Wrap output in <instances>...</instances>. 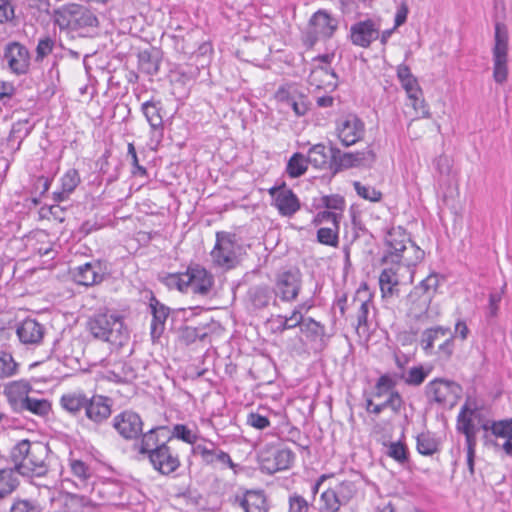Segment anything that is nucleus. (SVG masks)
Instances as JSON below:
<instances>
[{
    "label": "nucleus",
    "mask_w": 512,
    "mask_h": 512,
    "mask_svg": "<svg viewBox=\"0 0 512 512\" xmlns=\"http://www.w3.org/2000/svg\"><path fill=\"white\" fill-rule=\"evenodd\" d=\"M424 256L425 252L414 242H411L410 246L407 247L406 253H403L401 264L407 267H414L424 259Z\"/></svg>",
    "instance_id": "13d9d810"
},
{
    "label": "nucleus",
    "mask_w": 512,
    "mask_h": 512,
    "mask_svg": "<svg viewBox=\"0 0 512 512\" xmlns=\"http://www.w3.org/2000/svg\"><path fill=\"white\" fill-rule=\"evenodd\" d=\"M302 277L299 270H286L276 275L274 292L281 301L291 303L300 293Z\"/></svg>",
    "instance_id": "ddd939ff"
},
{
    "label": "nucleus",
    "mask_w": 512,
    "mask_h": 512,
    "mask_svg": "<svg viewBox=\"0 0 512 512\" xmlns=\"http://www.w3.org/2000/svg\"><path fill=\"white\" fill-rule=\"evenodd\" d=\"M450 334V327L434 326L425 329L420 338V346L424 350L426 355H432L434 353L435 342L443 337Z\"/></svg>",
    "instance_id": "473e14b6"
},
{
    "label": "nucleus",
    "mask_w": 512,
    "mask_h": 512,
    "mask_svg": "<svg viewBox=\"0 0 512 512\" xmlns=\"http://www.w3.org/2000/svg\"><path fill=\"white\" fill-rule=\"evenodd\" d=\"M87 329L94 339L115 347H122L129 340L123 316L113 310L104 309L93 314L87 321Z\"/></svg>",
    "instance_id": "7ed1b4c3"
},
{
    "label": "nucleus",
    "mask_w": 512,
    "mask_h": 512,
    "mask_svg": "<svg viewBox=\"0 0 512 512\" xmlns=\"http://www.w3.org/2000/svg\"><path fill=\"white\" fill-rule=\"evenodd\" d=\"M411 242L409 234L403 227L389 229L384 238L387 250L381 258V264L401 265L403 253H406L407 244Z\"/></svg>",
    "instance_id": "6e6552de"
},
{
    "label": "nucleus",
    "mask_w": 512,
    "mask_h": 512,
    "mask_svg": "<svg viewBox=\"0 0 512 512\" xmlns=\"http://www.w3.org/2000/svg\"><path fill=\"white\" fill-rule=\"evenodd\" d=\"M206 336V333L203 332V329L198 327L191 326H182L179 329L178 338L185 345H189L194 343L197 339H202Z\"/></svg>",
    "instance_id": "052dcab7"
},
{
    "label": "nucleus",
    "mask_w": 512,
    "mask_h": 512,
    "mask_svg": "<svg viewBox=\"0 0 512 512\" xmlns=\"http://www.w3.org/2000/svg\"><path fill=\"white\" fill-rule=\"evenodd\" d=\"M16 334L23 344H39L45 334V327L32 318L24 319L16 329Z\"/></svg>",
    "instance_id": "a878e982"
},
{
    "label": "nucleus",
    "mask_w": 512,
    "mask_h": 512,
    "mask_svg": "<svg viewBox=\"0 0 512 512\" xmlns=\"http://www.w3.org/2000/svg\"><path fill=\"white\" fill-rule=\"evenodd\" d=\"M387 446L386 455L401 465L408 463L409 450L405 443L401 440L397 442H390Z\"/></svg>",
    "instance_id": "09e8293b"
},
{
    "label": "nucleus",
    "mask_w": 512,
    "mask_h": 512,
    "mask_svg": "<svg viewBox=\"0 0 512 512\" xmlns=\"http://www.w3.org/2000/svg\"><path fill=\"white\" fill-rule=\"evenodd\" d=\"M300 332L315 348L322 350L327 346L328 336L325 325L312 317H307L300 324Z\"/></svg>",
    "instance_id": "b1692460"
},
{
    "label": "nucleus",
    "mask_w": 512,
    "mask_h": 512,
    "mask_svg": "<svg viewBox=\"0 0 512 512\" xmlns=\"http://www.w3.org/2000/svg\"><path fill=\"white\" fill-rule=\"evenodd\" d=\"M431 302L429 296L421 295L412 289L407 296L408 315L415 320H421L427 314Z\"/></svg>",
    "instance_id": "2f4dec72"
},
{
    "label": "nucleus",
    "mask_w": 512,
    "mask_h": 512,
    "mask_svg": "<svg viewBox=\"0 0 512 512\" xmlns=\"http://www.w3.org/2000/svg\"><path fill=\"white\" fill-rule=\"evenodd\" d=\"M310 27L321 38H331L338 28V21L326 10H318L310 19Z\"/></svg>",
    "instance_id": "bb28decb"
},
{
    "label": "nucleus",
    "mask_w": 512,
    "mask_h": 512,
    "mask_svg": "<svg viewBox=\"0 0 512 512\" xmlns=\"http://www.w3.org/2000/svg\"><path fill=\"white\" fill-rule=\"evenodd\" d=\"M483 430L486 446H494L512 458V418L492 420L481 413V421L475 422Z\"/></svg>",
    "instance_id": "39448f33"
},
{
    "label": "nucleus",
    "mask_w": 512,
    "mask_h": 512,
    "mask_svg": "<svg viewBox=\"0 0 512 512\" xmlns=\"http://www.w3.org/2000/svg\"><path fill=\"white\" fill-rule=\"evenodd\" d=\"M296 314L298 312H291L290 316L285 315H277L272 320L275 327L273 328V331L275 333H283L286 330L294 329L296 327L300 328V320L297 318Z\"/></svg>",
    "instance_id": "3c124183"
},
{
    "label": "nucleus",
    "mask_w": 512,
    "mask_h": 512,
    "mask_svg": "<svg viewBox=\"0 0 512 512\" xmlns=\"http://www.w3.org/2000/svg\"><path fill=\"white\" fill-rule=\"evenodd\" d=\"M31 390L32 387L26 380L13 381L6 387L5 394L14 412H19V406Z\"/></svg>",
    "instance_id": "c756f323"
},
{
    "label": "nucleus",
    "mask_w": 512,
    "mask_h": 512,
    "mask_svg": "<svg viewBox=\"0 0 512 512\" xmlns=\"http://www.w3.org/2000/svg\"><path fill=\"white\" fill-rule=\"evenodd\" d=\"M458 386L453 381L436 378L425 387V395L430 402L452 407Z\"/></svg>",
    "instance_id": "dca6fc26"
},
{
    "label": "nucleus",
    "mask_w": 512,
    "mask_h": 512,
    "mask_svg": "<svg viewBox=\"0 0 512 512\" xmlns=\"http://www.w3.org/2000/svg\"><path fill=\"white\" fill-rule=\"evenodd\" d=\"M330 152L332 158L333 173L354 167L355 163L353 162L352 152H342L333 144L330 145Z\"/></svg>",
    "instance_id": "79ce46f5"
},
{
    "label": "nucleus",
    "mask_w": 512,
    "mask_h": 512,
    "mask_svg": "<svg viewBox=\"0 0 512 512\" xmlns=\"http://www.w3.org/2000/svg\"><path fill=\"white\" fill-rule=\"evenodd\" d=\"M481 421V410L477 402L468 398L462 405L457 416V430L465 436L467 450V466L471 475L474 474L478 427L475 422Z\"/></svg>",
    "instance_id": "20e7f679"
},
{
    "label": "nucleus",
    "mask_w": 512,
    "mask_h": 512,
    "mask_svg": "<svg viewBox=\"0 0 512 512\" xmlns=\"http://www.w3.org/2000/svg\"><path fill=\"white\" fill-rule=\"evenodd\" d=\"M64 192L72 194L81 182L79 172L76 169L67 170L60 179Z\"/></svg>",
    "instance_id": "0e129e2a"
},
{
    "label": "nucleus",
    "mask_w": 512,
    "mask_h": 512,
    "mask_svg": "<svg viewBox=\"0 0 512 512\" xmlns=\"http://www.w3.org/2000/svg\"><path fill=\"white\" fill-rule=\"evenodd\" d=\"M192 453L200 456L202 462L206 465H212L216 462L233 468L235 465L230 455L221 449H218L213 442H209V445L197 444L192 447Z\"/></svg>",
    "instance_id": "393cba45"
},
{
    "label": "nucleus",
    "mask_w": 512,
    "mask_h": 512,
    "mask_svg": "<svg viewBox=\"0 0 512 512\" xmlns=\"http://www.w3.org/2000/svg\"><path fill=\"white\" fill-rule=\"evenodd\" d=\"M494 28L493 79L497 84H503L508 79L509 34L507 26L502 22L497 21Z\"/></svg>",
    "instance_id": "0eeeda50"
},
{
    "label": "nucleus",
    "mask_w": 512,
    "mask_h": 512,
    "mask_svg": "<svg viewBox=\"0 0 512 512\" xmlns=\"http://www.w3.org/2000/svg\"><path fill=\"white\" fill-rule=\"evenodd\" d=\"M69 467L72 475L79 480L78 487L84 488L93 476V470L86 462L81 459L70 457Z\"/></svg>",
    "instance_id": "4c0bfd02"
},
{
    "label": "nucleus",
    "mask_w": 512,
    "mask_h": 512,
    "mask_svg": "<svg viewBox=\"0 0 512 512\" xmlns=\"http://www.w3.org/2000/svg\"><path fill=\"white\" fill-rule=\"evenodd\" d=\"M245 512H268L267 498L263 491H248L240 502Z\"/></svg>",
    "instance_id": "c9c22d12"
},
{
    "label": "nucleus",
    "mask_w": 512,
    "mask_h": 512,
    "mask_svg": "<svg viewBox=\"0 0 512 512\" xmlns=\"http://www.w3.org/2000/svg\"><path fill=\"white\" fill-rule=\"evenodd\" d=\"M89 396L83 391H74L63 394L60 398L61 407L70 415L80 417L86 409Z\"/></svg>",
    "instance_id": "cd10ccee"
},
{
    "label": "nucleus",
    "mask_w": 512,
    "mask_h": 512,
    "mask_svg": "<svg viewBox=\"0 0 512 512\" xmlns=\"http://www.w3.org/2000/svg\"><path fill=\"white\" fill-rule=\"evenodd\" d=\"M308 164L307 157L300 152H296L288 160L286 172L291 178H298L305 174Z\"/></svg>",
    "instance_id": "49530a36"
},
{
    "label": "nucleus",
    "mask_w": 512,
    "mask_h": 512,
    "mask_svg": "<svg viewBox=\"0 0 512 512\" xmlns=\"http://www.w3.org/2000/svg\"><path fill=\"white\" fill-rule=\"evenodd\" d=\"M430 369H425L422 365L410 367L407 372H397V376L401 378L408 386L418 387L424 383L428 377Z\"/></svg>",
    "instance_id": "58836bf2"
},
{
    "label": "nucleus",
    "mask_w": 512,
    "mask_h": 512,
    "mask_svg": "<svg viewBox=\"0 0 512 512\" xmlns=\"http://www.w3.org/2000/svg\"><path fill=\"white\" fill-rule=\"evenodd\" d=\"M19 364L14 360L11 353L0 350V378H7L15 375Z\"/></svg>",
    "instance_id": "6e6d98bb"
},
{
    "label": "nucleus",
    "mask_w": 512,
    "mask_h": 512,
    "mask_svg": "<svg viewBox=\"0 0 512 512\" xmlns=\"http://www.w3.org/2000/svg\"><path fill=\"white\" fill-rule=\"evenodd\" d=\"M14 468L0 467V498L11 494L18 486V479L15 476Z\"/></svg>",
    "instance_id": "a18cd8bd"
},
{
    "label": "nucleus",
    "mask_w": 512,
    "mask_h": 512,
    "mask_svg": "<svg viewBox=\"0 0 512 512\" xmlns=\"http://www.w3.org/2000/svg\"><path fill=\"white\" fill-rule=\"evenodd\" d=\"M31 60L30 50L19 41H9L2 48V68L14 76L27 75L31 69Z\"/></svg>",
    "instance_id": "423d86ee"
},
{
    "label": "nucleus",
    "mask_w": 512,
    "mask_h": 512,
    "mask_svg": "<svg viewBox=\"0 0 512 512\" xmlns=\"http://www.w3.org/2000/svg\"><path fill=\"white\" fill-rule=\"evenodd\" d=\"M246 297L249 306L254 310L264 309L270 303L277 305L274 289L267 284H257L249 287Z\"/></svg>",
    "instance_id": "4be33fe9"
},
{
    "label": "nucleus",
    "mask_w": 512,
    "mask_h": 512,
    "mask_svg": "<svg viewBox=\"0 0 512 512\" xmlns=\"http://www.w3.org/2000/svg\"><path fill=\"white\" fill-rule=\"evenodd\" d=\"M169 431L170 429L167 426H157L146 433L142 432L140 443L135 444L138 453L146 457L154 452L156 448H160L161 445H168L172 440Z\"/></svg>",
    "instance_id": "a211bd4d"
},
{
    "label": "nucleus",
    "mask_w": 512,
    "mask_h": 512,
    "mask_svg": "<svg viewBox=\"0 0 512 512\" xmlns=\"http://www.w3.org/2000/svg\"><path fill=\"white\" fill-rule=\"evenodd\" d=\"M143 155V158H140L138 152L135 149L133 143H129L127 147V156L131 159V174L134 177H148L147 169L141 164V162L145 159V151L140 152Z\"/></svg>",
    "instance_id": "de8ad7c7"
},
{
    "label": "nucleus",
    "mask_w": 512,
    "mask_h": 512,
    "mask_svg": "<svg viewBox=\"0 0 512 512\" xmlns=\"http://www.w3.org/2000/svg\"><path fill=\"white\" fill-rule=\"evenodd\" d=\"M48 453L46 444L23 439L11 449L10 457L17 473L29 478L42 477L48 472Z\"/></svg>",
    "instance_id": "f257e3e1"
},
{
    "label": "nucleus",
    "mask_w": 512,
    "mask_h": 512,
    "mask_svg": "<svg viewBox=\"0 0 512 512\" xmlns=\"http://www.w3.org/2000/svg\"><path fill=\"white\" fill-rule=\"evenodd\" d=\"M439 286V278L435 273L430 274L425 279H423L418 285H416L413 290L417 291L419 294L429 296V299L432 301L434 298L437 288Z\"/></svg>",
    "instance_id": "5fc2aeb1"
},
{
    "label": "nucleus",
    "mask_w": 512,
    "mask_h": 512,
    "mask_svg": "<svg viewBox=\"0 0 512 512\" xmlns=\"http://www.w3.org/2000/svg\"><path fill=\"white\" fill-rule=\"evenodd\" d=\"M162 102L151 98L141 104V112L153 131H163Z\"/></svg>",
    "instance_id": "c85d7f7f"
},
{
    "label": "nucleus",
    "mask_w": 512,
    "mask_h": 512,
    "mask_svg": "<svg viewBox=\"0 0 512 512\" xmlns=\"http://www.w3.org/2000/svg\"><path fill=\"white\" fill-rule=\"evenodd\" d=\"M153 469L159 474L168 476L178 470L181 465L180 458L169 445H161L154 452L146 456Z\"/></svg>",
    "instance_id": "2eb2a0df"
},
{
    "label": "nucleus",
    "mask_w": 512,
    "mask_h": 512,
    "mask_svg": "<svg viewBox=\"0 0 512 512\" xmlns=\"http://www.w3.org/2000/svg\"><path fill=\"white\" fill-rule=\"evenodd\" d=\"M309 164L318 169L329 168L332 171V158L330 149L327 150L326 146L318 143L309 148L307 153Z\"/></svg>",
    "instance_id": "72a5a7b5"
},
{
    "label": "nucleus",
    "mask_w": 512,
    "mask_h": 512,
    "mask_svg": "<svg viewBox=\"0 0 512 512\" xmlns=\"http://www.w3.org/2000/svg\"><path fill=\"white\" fill-rule=\"evenodd\" d=\"M335 134L343 146L349 147L364 137L365 124L357 115L348 114L336 120Z\"/></svg>",
    "instance_id": "f8f14e48"
},
{
    "label": "nucleus",
    "mask_w": 512,
    "mask_h": 512,
    "mask_svg": "<svg viewBox=\"0 0 512 512\" xmlns=\"http://www.w3.org/2000/svg\"><path fill=\"white\" fill-rule=\"evenodd\" d=\"M341 219H342V217H341L340 212L329 211L326 209L324 211L318 212L314 216L312 223L315 226H318V225H320L322 223H326V222H330L332 225H340Z\"/></svg>",
    "instance_id": "338daca9"
},
{
    "label": "nucleus",
    "mask_w": 512,
    "mask_h": 512,
    "mask_svg": "<svg viewBox=\"0 0 512 512\" xmlns=\"http://www.w3.org/2000/svg\"><path fill=\"white\" fill-rule=\"evenodd\" d=\"M236 234L225 231L216 233V243L211 252L213 261L221 267L233 268L237 263Z\"/></svg>",
    "instance_id": "9d476101"
},
{
    "label": "nucleus",
    "mask_w": 512,
    "mask_h": 512,
    "mask_svg": "<svg viewBox=\"0 0 512 512\" xmlns=\"http://www.w3.org/2000/svg\"><path fill=\"white\" fill-rule=\"evenodd\" d=\"M52 19L60 31H67L72 38L92 37L99 25L97 16L78 4H67L55 9Z\"/></svg>",
    "instance_id": "f03ea898"
},
{
    "label": "nucleus",
    "mask_w": 512,
    "mask_h": 512,
    "mask_svg": "<svg viewBox=\"0 0 512 512\" xmlns=\"http://www.w3.org/2000/svg\"><path fill=\"white\" fill-rule=\"evenodd\" d=\"M295 454L288 448L266 447L259 454V463L262 472L272 475L278 471L290 468Z\"/></svg>",
    "instance_id": "9b49d317"
},
{
    "label": "nucleus",
    "mask_w": 512,
    "mask_h": 512,
    "mask_svg": "<svg viewBox=\"0 0 512 512\" xmlns=\"http://www.w3.org/2000/svg\"><path fill=\"white\" fill-rule=\"evenodd\" d=\"M65 505L72 512H91L94 507L89 497L69 492L65 495Z\"/></svg>",
    "instance_id": "c03bdc74"
},
{
    "label": "nucleus",
    "mask_w": 512,
    "mask_h": 512,
    "mask_svg": "<svg viewBox=\"0 0 512 512\" xmlns=\"http://www.w3.org/2000/svg\"><path fill=\"white\" fill-rule=\"evenodd\" d=\"M138 64L141 72L154 76L159 72L160 57L158 51L144 50L138 54Z\"/></svg>",
    "instance_id": "e433bc0d"
},
{
    "label": "nucleus",
    "mask_w": 512,
    "mask_h": 512,
    "mask_svg": "<svg viewBox=\"0 0 512 512\" xmlns=\"http://www.w3.org/2000/svg\"><path fill=\"white\" fill-rule=\"evenodd\" d=\"M378 38V29L371 19L359 21L350 28L351 42L363 48H367Z\"/></svg>",
    "instance_id": "5701e85b"
},
{
    "label": "nucleus",
    "mask_w": 512,
    "mask_h": 512,
    "mask_svg": "<svg viewBox=\"0 0 512 512\" xmlns=\"http://www.w3.org/2000/svg\"><path fill=\"white\" fill-rule=\"evenodd\" d=\"M353 185L356 193L365 200L379 202L382 199V193L372 186L363 185L359 181H355Z\"/></svg>",
    "instance_id": "69168bd1"
},
{
    "label": "nucleus",
    "mask_w": 512,
    "mask_h": 512,
    "mask_svg": "<svg viewBox=\"0 0 512 512\" xmlns=\"http://www.w3.org/2000/svg\"><path fill=\"white\" fill-rule=\"evenodd\" d=\"M188 269L182 273L162 272L158 275V280L168 289H176L180 292H187Z\"/></svg>",
    "instance_id": "ea45409f"
},
{
    "label": "nucleus",
    "mask_w": 512,
    "mask_h": 512,
    "mask_svg": "<svg viewBox=\"0 0 512 512\" xmlns=\"http://www.w3.org/2000/svg\"><path fill=\"white\" fill-rule=\"evenodd\" d=\"M112 406L113 400L110 397L93 394L89 397L82 422L86 421L87 426L97 431L110 419Z\"/></svg>",
    "instance_id": "1a4fd4ad"
},
{
    "label": "nucleus",
    "mask_w": 512,
    "mask_h": 512,
    "mask_svg": "<svg viewBox=\"0 0 512 512\" xmlns=\"http://www.w3.org/2000/svg\"><path fill=\"white\" fill-rule=\"evenodd\" d=\"M112 426L125 440H135L143 431V421L140 415L132 410H125L115 415Z\"/></svg>",
    "instance_id": "4468645a"
},
{
    "label": "nucleus",
    "mask_w": 512,
    "mask_h": 512,
    "mask_svg": "<svg viewBox=\"0 0 512 512\" xmlns=\"http://www.w3.org/2000/svg\"><path fill=\"white\" fill-rule=\"evenodd\" d=\"M268 192L272 197V205L278 209L280 215L291 217L300 209L298 197L285 184L273 186Z\"/></svg>",
    "instance_id": "f3484780"
},
{
    "label": "nucleus",
    "mask_w": 512,
    "mask_h": 512,
    "mask_svg": "<svg viewBox=\"0 0 512 512\" xmlns=\"http://www.w3.org/2000/svg\"><path fill=\"white\" fill-rule=\"evenodd\" d=\"M455 350V335L450 331V334H447L445 340L439 344L437 350H434L435 355L441 360L447 361L449 360Z\"/></svg>",
    "instance_id": "e2e57ef3"
},
{
    "label": "nucleus",
    "mask_w": 512,
    "mask_h": 512,
    "mask_svg": "<svg viewBox=\"0 0 512 512\" xmlns=\"http://www.w3.org/2000/svg\"><path fill=\"white\" fill-rule=\"evenodd\" d=\"M169 436L173 438H177L186 442L188 444L195 445L198 436L190 429L187 425L184 424H176L173 426L171 433L169 432Z\"/></svg>",
    "instance_id": "680f3d73"
},
{
    "label": "nucleus",
    "mask_w": 512,
    "mask_h": 512,
    "mask_svg": "<svg viewBox=\"0 0 512 512\" xmlns=\"http://www.w3.org/2000/svg\"><path fill=\"white\" fill-rule=\"evenodd\" d=\"M187 292L194 294L207 295L213 285V276L200 265L188 267Z\"/></svg>",
    "instance_id": "aec40b11"
},
{
    "label": "nucleus",
    "mask_w": 512,
    "mask_h": 512,
    "mask_svg": "<svg viewBox=\"0 0 512 512\" xmlns=\"http://www.w3.org/2000/svg\"><path fill=\"white\" fill-rule=\"evenodd\" d=\"M149 310L152 315L150 334L153 341H155L163 335L166 320L171 310L168 306L160 302L152 292L149 298Z\"/></svg>",
    "instance_id": "412c9836"
},
{
    "label": "nucleus",
    "mask_w": 512,
    "mask_h": 512,
    "mask_svg": "<svg viewBox=\"0 0 512 512\" xmlns=\"http://www.w3.org/2000/svg\"><path fill=\"white\" fill-rule=\"evenodd\" d=\"M339 228L340 225H332V227H322L318 229V242L327 246L337 247L339 243Z\"/></svg>",
    "instance_id": "4d7b16f0"
},
{
    "label": "nucleus",
    "mask_w": 512,
    "mask_h": 512,
    "mask_svg": "<svg viewBox=\"0 0 512 512\" xmlns=\"http://www.w3.org/2000/svg\"><path fill=\"white\" fill-rule=\"evenodd\" d=\"M352 156L354 167L371 166L376 158L374 151L369 147L363 151L352 152Z\"/></svg>",
    "instance_id": "774afa93"
},
{
    "label": "nucleus",
    "mask_w": 512,
    "mask_h": 512,
    "mask_svg": "<svg viewBox=\"0 0 512 512\" xmlns=\"http://www.w3.org/2000/svg\"><path fill=\"white\" fill-rule=\"evenodd\" d=\"M318 208H325L329 211H336L341 213V217H343V211L345 209V200L342 196L338 194L334 195H325L322 196L319 200V203L315 205Z\"/></svg>",
    "instance_id": "603ef678"
},
{
    "label": "nucleus",
    "mask_w": 512,
    "mask_h": 512,
    "mask_svg": "<svg viewBox=\"0 0 512 512\" xmlns=\"http://www.w3.org/2000/svg\"><path fill=\"white\" fill-rule=\"evenodd\" d=\"M55 47V40L50 36L41 37L38 40L35 49V61L37 63L43 62V60L52 53Z\"/></svg>",
    "instance_id": "bf43d9fd"
},
{
    "label": "nucleus",
    "mask_w": 512,
    "mask_h": 512,
    "mask_svg": "<svg viewBox=\"0 0 512 512\" xmlns=\"http://www.w3.org/2000/svg\"><path fill=\"white\" fill-rule=\"evenodd\" d=\"M416 449L421 455L431 456L439 451V441L429 431L422 432L416 437Z\"/></svg>",
    "instance_id": "a19ab883"
},
{
    "label": "nucleus",
    "mask_w": 512,
    "mask_h": 512,
    "mask_svg": "<svg viewBox=\"0 0 512 512\" xmlns=\"http://www.w3.org/2000/svg\"><path fill=\"white\" fill-rule=\"evenodd\" d=\"M105 267L101 261L87 262L73 270L74 281L83 286H93L103 281Z\"/></svg>",
    "instance_id": "6ab92c4d"
},
{
    "label": "nucleus",
    "mask_w": 512,
    "mask_h": 512,
    "mask_svg": "<svg viewBox=\"0 0 512 512\" xmlns=\"http://www.w3.org/2000/svg\"><path fill=\"white\" fill-rule=\"evenodd\" d=\"M321 511L322 512H338L343 504L339 498V493L334 489H327L321 494Z\"/></svg>",
    "instance_id": "864d4df0"
},
{
    "label": "nucleus",
    "mask_w": 512,
    "mask_h": 512,
    "mask_svg": "<svg viewBox=\"0 0 512 512\" xmlns=\"http://www.w3.org/2000/svg\"><path fill=\"white\" fill-rule=\"evenodd\" d=\"M51 410V404L46 399H37L32 397H25L21 406H19V412L29 411L38 416H46Z\"/></svg>",
    "instance_id": "37998d69"
},
{
    "label": "nucleus",
    "mask_w": 512,
    "mask_h": 512,
    "mask_svg": "<svg viewBox=\"0 0 512 512\" xmlns=\"http://www.w3.org/2000/svg\"><path fill=\"white\" fill-rule=\"evenodd\" d=\"M506 289V283L503 285L500 291H493L489 294L488 304L485 308V317L487 321H491L498 317L500 303L502 301L503 294Z\"/></svg>",
    "instance_id": "8fccbe9b"
},
{
    "label": "nucleus",
    "mask_w": 512,
    "mask_h": 512,
    "mask_svg": "<svg viewBox=\"0 0 512 512\" xmlns=\"http://www.w3.org/2000/svg\"><path fill=\"white\" fill-rule=\"evenodd\" d=\"M384 268L379 276V285L383 297L392 296L399 285L398 270L400 265Z\"/></svg>",
    "instance_id": "f704fd0d"
},
{
    "label": "nucleus",
    "mask_w": 512,
    "mask_h": 512,
    "mask_svg": "<svg viewBox=\"0 0 512 512\" xmlns=\"http://www.w3.org/2000/svg\"><path fill=\"white\" fill-rule=\"evenodd\" d=\"M33 128L34 125L30 124L29 119L18 120L13 123L7 137V146H9L13 152L18 151L23 140L32 132Z\"/></svg>",
    "instance_id": "7c9ffc66"
}]
</instances>
